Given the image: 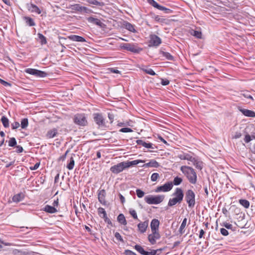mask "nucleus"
Listing matches in <instances>:
<instances>
[{"instance_id": "nucleus-1", "label": "nucleus", "mask_w": 255, "mask_h": 255, "mask_svg": "<svg viewBox=\"0 0 255 255\" xmlns=\"http://www.w3.org/2000/svg\"><path fill=\"white\" fill-rule=\"evenodd\" d=\"M144 161L142 160H134L130 161L121 162L116 165L112 166L110 168V171L114 174H117L122 172L124 170L130 166L138 164L139 163H143Z\"/></svg>"}, {"instance_id": "nucleus-2", "label": "nucleus", "mask_w": 255, "mask_h": 255, "mask_svg": "<svg viewBox=\"0 0 255 255\" xmlns=\"http://www.w3.org/2000/svg\"><path fill=\"white\" fill-rule=\"evenodd\" d=\"M180 170L190 183L195 184L197 183V174L192 167L188 166H182L180 167Z\"/></svg>"}, {"instance_id": "nucleus-3", "label": "nucleus", "mask_w": 255, "mask_h": 255, "mask_svg": "<svg viewBox=\"0 0 255 255\" xmlns=\"http://www.w3.org/2000/svg\"><path fill=\"white\" fill-rule=\"evenodd\" d=\"M174 197L169 199L168 202L169 207H172L177 204H180L182 201L184 197L183 190L180 188H176L172 194Z\"/></svg>"}, {"instance_id": "nucleus-4", "label": "nucleus", "mask_w": 255, "mask_h": 255, "mask_svg": "<svg viewBox=\"0 0 255 255\" xmlns=\"http://www.w3.org/2000/svg\"><path fill=\"white\" fill-rule=\"evenodd\" d=\"M120 47L122 49L130 51L134 54L139 53L143 50L142 48L138 46L137 44L133 43H122L121 44Z\"/></svg>"}, {"instance_id": "nucleus-5", "label": "nucleus", "mask_w": 255, "mask_h": 255, "mask_svg": "<svg viewBox=\"0 0 255 255\" xmlns=\"http://www.w3.org/2000/svg\"><path fill=\"white\" fill-rule=\"evenodd\" d=\"M164 198L163 195H148L145 197L144 200L148 204H158L163 201Z\"/></svg>"}, {"instance_id": "nucleus-6", "label": "nucleus", "mask_w": 255, "mask_h": 255, "mask_svg": "<svg viewBox=\"0 0 255 255\" xmlns=\"http://www.w3.org/2000/svg\"><path fill=\"white\" fill-rule=\"evenodd\" d=\"M185 200L189 208H193L195 204V194L193 190H188L185 193Z\"/></svg>"}, {"instance_id": "nucleus-7", "label": "nucleus", "mask_w": 255, "mask_h": 255, "mask_svg": "<svg viewBox=\"0 0 255 255\" xmlns=\"http://www.w3.org/2000/svg\"><path fill=\"white\" fill-rule=\"evenodd\" d=\"M74 123L79 126L85 127L87 125V118L84 114H77L73 119Z\"/></svg>"}, {"instance_id": "nucleus-8", "label": "nucleus", "mask_w": 255, "mask_h": 255, "mask_svg": "<svg viewBox=\"0 0 255 255\" xmlns=\"http://www.w3.org/2000/svg\"><path fill=\"white\" fill-rule=\"evenodd\" d=\"M24 72L37 78H44L48 75V74L44 71L32 68L25 69Z\"/></svg>"}, {"instance_id": "nucleus-9", "label": "nucleus", "mask_w": 255, "mask_h": 255, "mask_svg": "<svg viewBox=\"0 0 255 255\" xmlns=\"http://www.w3.org/2000/svg\"><path fill=\"white\" fill-rule=\"evenodd\" d=\"M94 122L100 128H105V120L101 114L95 113L93 115Z\"/></svg>"}, {"instance_id": "nucleus-10", "label": "nucleus", "mask_w": 255, "mask_h": 255, "mask_svg": "<svg viewBox=\"0 0 255 255\" xmlns=\"http://www.w3.org/2000/svg\"><path fill=\"white\" fill-rule=\"evenodd\" d=\"M173 188L172 182H167L162 186H158L155 189L156 192H166L170 191Z\"/></svg>"}, {"instance_id": "nucleus-11", "label": "nucleus", "mask_w": 255, "mask_h": 255, "mask_svg": "<svg viewBox=\"0 0 255 255\" xmlns=\"http://www.w3.org/2000/svg\"><path fill=\"white\" fill-rule=\"evenodd\" d=\"M152 233L148 236V241L151 245H154L156 243V240H159L161 236L159 231L151 232Z\"/></svg>"}, {"instance_id": "nucleus-12", "label": "nucleus", "mask_w": 255, "mask_h": 255, "mask_svg": "<svg viewBox=\"0 0 255 255\" xmlns=\"http://www.w3.org/2000/svg\"><path fill=\"white\" fill-rule=\"evenodd\" d=\"M149 45L153 46H158L161 43V38L155 34L150 35Z\"/></svg>"}, {"instance_id": "nucleus-13", "label": "nucleus", "mask_w": 255, "mask_h": 255, "mask_svg": "<svg viewBox=\"0 0 255 255\" xmlns=\"http://www.w3.org/2000/svg\"><path fill=\"white\" fill-rule=\"evenodd\" d=\"M87 20L89 23L99 26L101 28H103L105 25L99 19L90 16L87 18Z\"/></svg>"}, {"instance_id": "nucleus-14", "label": "nucleus", "mask_w": 255, "mask_h": 255, "mask_svg": "<svg viewBox=\"0 0 255 255\" xmlns=\"http://www.w3.org/2000/svg\"><path fill=\"white\" fill-rule=\"evenodd\" d=\"M106 192L105 190L102 189L98 191V200L103 205H107V201L105 200Z\"/></svg>"}, {"instance_id": "nucleus-15", "label": "nucleus", "mask_w": 255, "mask_h": 255, "mask_svg": "<svg viewBox=\"0 0 255 255\" xmlns=\"http://www.w3.org/2000/svg\"><path fill=\"white\" fill-rule=\"evenodd\" d=\"M148 226V221H145L140 222L137 225L138 231L141 233H144L146 232Z\"/></svg>"}, {"instance_id": "nucleus-16", "label": "nucleus", "mask_w": 255, "mask_h": 255, "mask_svg": "<svg viewBox=\"0 0 255 255\" xmlns=\"http://www.w3.org/2000/svg\"><path fill=\"white\" fill-rule=\"evenodd\" d=\"M160 166V164L158 162H157L156 160L154 159H152L150 160V161L148 163L144 164L141 166L142 167L147 168V167H155L157 168Z\"/></svg>"}, {"instance_id": "nucleus-17", "label": "nucleus", "mask_w": 255, "mask_h": 255, "mask_svg": "<svg viewBox=\"0 0 255 255\" xmlns=\"http://www.w3.org/2000/svg\"><path fill=\"white\" fill-rule=\"evenodd\" d=\"M58 134V132L57 129L56 128H53L48 130L46 134V137L47 138H52L56 136Z\"/></svg>"}, {"instance_id": "nucleus-18", "label": "nucleus", "mask_w": 255, "mask_h": 255, "mask_svg": "<svg viewBox=\"0 0 255 255\" xmlns=\"http://www.w3.org/2000/svg\"><path fill=\"white\" fill-rule=\"evenodd\" d=\"M159 225V221H158V220L156 219H153V220H152L150 223L151 232L156 231H158Z\"/></svg>"}, {"instance_id": "nucleus-19", "label": "nucleus", "mask_w": 255, "mask_h": 255, "mask_svg": "<svg viewBox=\"0 0 255 255\" xmlns=\"http://www.w3.org/2000/svg\"><path fill=\"white\" fill-rule=\"evenodd\" d=\"M240 111L245 116L255 118V112L248 109H241Z\"/></svg>"}, {"instance_id": "nucleus-20", "label": "nucleus", "mask_w": 255, "mask_h": 255, "mask_svg": "<svg viewBox=\"0 0 255 255\" xmlns=\"http://www.w3.org/2000/svg\"><path fill=\"white\" fill-rule=\"evenodd\" d=\"M28 8L29 10L31 11L32 12H35L37 14H40L41 12V10L39 8L33 3H30V4H27Z\"/></svg>"}, {"instance_id": "nucleus-21", "label": "nucleus", "mask_w": 255, "mask_h": 255, "mask_svg": "<svg viewBox=\"0 0 255 255\" xmlns=\"http://www.w3.org/2000/svg\"><path fill=\"white\" fill-rule=\"evenodd\" d=\"M68 38L73 41H77V42H85V39L80 36L76 35H71L68 36Z\"/></svg>"}, {"instance_id": "nucleus-22", "label": "nucleus", "mask_w": 255, "mask_h": 255, "mask_svg": "<svg viewBox=\"0 0 255 255\" xmlns=\"http://www.w3.org/2000/svg\"><path fill=\"white\" fill-rule=\"evenodd\" d=\"M136 142L138 145H141L147 148H151L154 149V148L153 147V144L151 143H146L141 139H138L136 141Z\"/></svg>"}, {"instance_id": "nucleus-23", "label": "nucleus", "mask_w": 255, "mask_h": 255, "mask_svg": "<svg viewBox=\"0 0 255 255\" xmlns=\"http://www.w3.org/2000/svg\"><path fill=\"white\" fill-rule=\"evenodd\" d=\"M88 3L89 5H95L100 7H102L105 5V3L103 1H99L97 0H86Z\"/></svg>"}, {"instance_id": "nucleus-24", "label": "nucleus", "mask_w": 255, "mask_h": 255, "mask_svg": "<svg viewBox=\"0 0 255 255\" xmlns=\"http://www.w3.org/2000/svg\"><path fill=\"white\" fill-rule=\"evenodd\" d=\"M43 211L48 213H55L57 212V210L53 206L46 205L43 208Z\"/></svg>"}, {"instance_id": "nucleus-25", "label": "nucleus", "mask_w": 255, "mask_h": 255, "mask_svg": "<svg viewBox=\"0 0 255 255\" xmlns=\"http://www.w3.org/2000/svg\"><path fill=\"white\" fill-rule=\"evenodd\" d=\"M191 162L195 167L201 170L202 169V162L198 160L195 158L193 157V160H192Z\"/></svg>"}, {"instance_id": "nucleus-26", "label": "nucleus", "mask_w": 255, "mask_h": 255, "mask_svg": "<svg viewBox=\"0 0 255 255\" xmlns=\"http://www.w3.org/2000/svg\"><path fill=\"white\" fill-rule=\"evenodd\" d=\"M24 195L20 193L14 195L12 197V201L14 202H19L24 199Z\"/></svg>"}, {"instance_id": "nucleus-27", "label": "nucleus", "mask_w": 255, "mask_h": 255, "mask_svg": "<svg viewBox=\"0 0 255 255\" xmlns=\"http://www.w3.org/2000/svg\"><path fill=\"white\" fill-rule=\"evenodd\" d=\"M117 220L119 223H120V224H121L122 225H126L127 224V220H126L125 217L123 214L121 213L118 215V216L117 217Z\"/></svg>"}, {"instance_id": "nucleus-28", "label": "nucleus", "mask_w": 255, "mask_h": 255, "mask_svg": "<svg viewBox=\"0 0 255 255\" xmlns=\"http://www.w3.org/2000/svg\"><path fill=\"white\" fill-rule=\"evenodd\" d=\"M23 19L27 25L29 26H33L35 25V23L32 18L29 16H24L23 17Z\"/></svg>"}, {"instance_id": "nucleus-29", "label": "nucleus", "mask_w": 255, "mask_h": 255, "mask_svg": "<svg viewBox=\"0 0 255 255\" xmlns=\"http://www.w3.org/2000/svg\"><path fill=\"white\" fill-rule=\"evenodd\" d=\"M125 26L127 30L133 33L136 32V30L135 29L134 25L130 23L126 22L125 24Z\"/></svg>"}, {"instance_id": "nucleus-30", "label": "nucleus", "mask_w": 255, "mask_h": 255, "mask_svg": "<svg viewBox=\"0 0 255 255\" xmlns=\"http://www.w3.org/2000/svg\"><path fill=\"white\" fill-rule=\"evenodd\" d=\"M82 5L80 4H71L69 6V8H71L73 10L77 11L81 13Z\"/></svg>"}, {"instance_id": "nucleus-31", "label": "nucleus", "mask_w": 255, "mask_h": 255, "mask_svg": "<svg viewBox=\"0 0 255 255\" xmlns=\"http://www.w3.org/2000/svg\"><path fill=\"white\" fill-rule=\"evenodd\" d=\"M1 122L3 125V126L5 128H8L9 126V120L4 116H2L1 118Z\"/></svg>"}, {"instance_id": "nucleus-32", "label": "nucleus", "mask_w": 255, "mask_h": 255, "mask_svg": "<svg viewBox=\"0 0 255 255\" xmlns=\"http://www.w3.org/2000/svg\"><path fill=\"white\" fill-rule=\"evenodd\" d=\"M239 203L245 208H249L250 206V202L246 199L239 200Z\"/></svg>"}, {"instance_id": "nucleus-33", "label": "nucleus", "mask_w": 255, "mask_h": 255, "mask_svg": "<svg viewBox=\"0 0 255 255\" xmlns=\"http://www.w3.org/2000/svg\"><path fill=\"white\" fill-rule=\"evenodd\" d=\"M182 181L183 179L182 178L179 177L178 176H176L174 178L173 182H172V183L173 184V185H174L175 186H177L180 185L182 182Z\"/></svg>"}, {"instance_id": "nucleus-34", "label": "nucleus", "mask_w": 255, "mask_h": 255, "mask_svg": "<svg viewBox=\"0 0 255 255\" xmlns=\"http://www.w3.org/2000/svg\"><path fill=\"white\" fill-rule=\"evenodd\" d=\"M134 249L142 255H144L145 251L139 245H135L134 247Z\"/></svg>"}, {"instance_id": "nucleus-35", "label": "nucleus", "mask_w": 255, "mask_h": 255, "mask_svg": "<svg viewBox=\"0 0 255 255\" xmlns=\"http://www.w3.org/2000/svg\"><path fill=\"white\" fill-rule=\"evenodd\" d=\"M186 223H187V219L184 218L181 223V225L179 230V232L180 234H183V233L184 232V229L186 226Z\"/></svg>"}, {"instance_id": "nucleus-36", "label": "nucleus", "mask_w": 255, "mask_h": 255, "mask_svg": "<svg viewBox=\"0 0 255 255\" xmlns=\"http://www.w3.org/2000/svg\"><path fill=\"white\" fill-rule=\"evenodd\" d=\"M28 126V120L27 118L22 119L21 121L20 126L22 128L25 129Z\"/></svg>"}, {"instance_id": "nucleus-37", "label": "nucleus", "mask_w": 255, "mask_h": 255, "mask_svg": "<svg viewBox=\"0 0 255 255\" xmlns=\"http://www.w3.org/2000/svg\"><path fill=\"white\" fill-rule=\"evenodd\" d=\"M75 165V161L73 157H71L70 159V162L67 165V168L69 170H72L73 169L74 166Z\"/></svg>"}, {"instance_id": "nucleus-38", "label": "nucleus", "mask_w": 255, "mask_h": 255, "mask_svg": "<svg viewBox=\"0 0 255 255\" xmlns=\"http://www.w3.org/2000/svg\"><path fill=\"white\" fill-rule=\"evenodd\" d=\"M150 252L145 251L144 255H156L158 251H162V249H157V250H150Z\"/></svg>"}, {"instance_id": "nucleus-39", "label": "nucleus", "mask_w": 255, "mask_h": 255, "mask_svg": "<svg viewBox=\"0 0 255 255\" xmlns=\"http://www.w3.org/2000/svg\"><path fill=\"white\" fill-rule=\"evenodd\" d=\"M37 35L42 44H45L47 43L46 38L42 34L38 33Z\"/></svg>"}, {"instance_id": "nucleus-40", "label": "nucleus", "mask_w": 255, "mask_h": 255, "mask_svg": "<svg viewBox=\"0 0 255 255\" xmlns=\"http://www.w3.org/2000/svg\"><path fill=\"white\" fill-rule=\"evenodd\" d=\"M8 146L11 147L16 146L17 144V142L16 139L14 137L10 138L8 140Z\"/></svg>"}, {"instance_id": "nucleus-41", "label": "nucleus", "mask_w": 255, "mask_h": 255, "mask_svg": "<svg viewBox=\"0 0 255 255\" xmlns=\"http://www.w3.org/2000/svg\"><path fill=\"white\" fill-rule=\"evenodd\" d=\"M154 20L157 22L162 23H166V21H167V19L160 17L159 15H155L154 17Z\"/></svg>"}, {"instance_id": "nucleus-42", "label": "nucleus", "mask_w": 255, "mask_h": 255, "mask_svg": "<svg viewBox=\"0 0 255 255\" xmlns=\"http://www.w3.org/2000/svg\"><path fill=\"white\" fill-rule=\"evenodd\" d=\"M158 9L162 10L165 13L167 14L171 13L172 12V10L171 9L167 8L162 5H160Z\"/></svg>"}, {"instance_id": "nucleus-43", "label": "nucleus", "mask_w": 255, "mask_h": 255, "mask_svg": "<svg viewBox=\"0 0 255 255\" xmlns=\"http://www.w3.org/2000/svg\"><path fill=\"white\" fill-rule=\"evenodd\" d=\"M81 13L90 14L93 13V11L92 9L88 8L87 7L82 6Z\"/></svg>"}, {"instance_id": "nucleus-44", "label": "nucleus", "mask_w": 255, "mask_h": 255, "mask_svg": "<svg viewBox=\"0 0 255 255\" xmlns=\"http://www.w3.org/2000/svg\"><path fill=\"white\" fill-rule=\"evenodd\" d=\"M148 2L152 6H153L155 8H156L157 9H158L159 7L160 6V4H159L156 1L154 0H147Z\"/></svg>"}, {"instance_id": "nucleus-45", "label": "nucleus", "mask_w": 255, "mask_h": 255, "mask_svg": "<svg viewBox=\"0 0 255 255\" xmlns=\"http://www.w3.org/2000/svg\"><path fill=\"white\" fill-rule=\"evenodd\" d=\"M141 69L144 71L146 73L148 74H149L150 75H156V73L154 72V71L151 69V68H146V69H144V68H141Z\"/></svg>"}, {"instance_id": "nucleus-46", "label": "nucleus", "mask_w": 255, "mask_h": 255, "mask_svg": "<svg viewBox=\"0 0 255 255\" xmlns=\"http://www.w3.org/2000/svg\"><path fill=\"white\" fill-rule=\"evenodd\" d=\"M129 213L134 219L138 220L137 215L135 210L133 209H129Z\"/></svg>"}, {"instance_id": "nucleus-47", "label": "nucleus", "mask_w": 255, "mask_h": 255, "mask_svg": "<svg viewBox=\"0 0 255 255\" xmlns=\"http://www.w3.org/2000/svg\"><path fill=\"white\" fill-rule=\"evenodd\" d=\"M180 159H184V160H187L189 161H190L191 162L192 160H193V157L191 156L190 155L188 154H186L184 155L183 156L182 155L180 157Z\"/></svg>"}, {"instance_id": "nucleus-48", "label": "nucleus", "mask_w": 255, "mask_h": 255, "mask_svg": "<svg viewBox=\"0 0 255 255\" xmlns=\"http://www.w3.org/2000/svg\"><path fill=\"white\" fill-rule=\"evenodd\" d=\"M98 212L99 215L103 214L102 218L106 217V216H107L106 212L105 211V209L103 208L100 207L98 209Z\"/></svg>"}, {"instance_id": "nucleus-49", "label": "nucleus", "mask_w": 255, "mask_h": 255, "mask_svg": "<svg viewBox=\"0 0 255 255\" xmlns=\"http://www.w3.org/2000/svg\"><path fill=\"white\" fill-rule=\"evenodd\" d=\"M136 193L137 197L139 198L143 197L144 195V192L139 189H137L136 190Z\"/></svg>"}, {"instance_id": "nucleus-50", "label": "nucleus", "mask_w": 255, "mask_h": 255, "mask_svg": "<svg viewBox=\"0 0 255 255\" xmlns=\"http://www.w3.org/2000/svg\"><path fill=\"white\" fill-rule=\"evenodd\" d=\"M193 35L196 37L197 38H201L202 37V33L201 31L194 30Z\"/></svg>"}, {"instance_id": "nucleus-51", "label": "nucleus", "mask_w": 255, "mask_h": 255, "mask_svg": "<svg viewBox=\"0 0 255 255\" xmlns=\"http://www.w3.org/2000/svg\"><path fill=\"white\" fill-rule=\"evenodd\" d=\"M159 175L157 173H153L151 176V180L152 181H156L159 178Z\"/></svg>"}, {"instance_id": "nucleus-52", "label": "nucleus", "mask_w": 255, "mask_h": 255, "mask_svg": "<svg viewBox=\"0 0 255 255\" xmlns=\"http://www.w3.org/2000/svg\"><path fill=\"white\" fill-rule=\"evenodd\" d=\"M20 126V124L17 122H14L11 124V128L12 129H16Z\"/></svg>"}, {"instance_id": "nucleus-53", "label": "nucleus", "mask_w": 255, "mask_h": 255, "mask_svg": "<svg viewBox=\"0 0 255 255\" xmlns=\"http://www.w3.org/2000/svg\"><path fill=\"white\" fill-rule=\"evenodd\" d=\"M120 131L122 132H132L133 130L129 128H123L120 129Z\"/></svg>"}, {"instance_id": "nucleus-54", "label": "nucleus", "mask_w": 255, "mask_h": 255, "mask_svg": "<svg viewBox=\"0 0 255 255\" xmlns=\"http://www.w3.org/2000/svg\"><path fill=\"white\" fill-rule=\"evenodd\" d=\"M115 238L118 240L119 241H120V242H122V243H124V241L122 238V237L121 236V235H120V234L118 232H116L115 234Z\"/></svg>"}, {"instance_id": "nucleus-55", "label": "nucleus", "mask_w": 255, "mask_h": 255, "mask_svg": "<svg viewBox=\"0 0 255 255\" xmlns=\"http://www.w3.org/2000/svg\"><path fill=\"white\" fill-rule=\"evenodd\" d=\"M163 55L168 60H172L173 56L168 52H163Z\"/></svg>"}, {"instance_id": "nucleus-56", "label": "nucleus", "mask_w": 255, "mask_h": 255, "mask_svg": "<svg viewBox=\"0 0 255 255\" xmlns=\"http://www.w3.org/2000/svg\"><path fill=\"white\" fill-rule=\"evenodd\" d=\"M108 117L109 119L110 120V124H112L114 121V119L115 118V115L112 113H108Z\"/></svg>"}, {"instance_id": "nucleus-57", "label": "nucleus", "mask_w": 255, "mask_h": 255, "mask_svg": "<svg viewBox=\"0 0 255 255\" xmlns=\"http://www.w3.org/2000/svg\"><path fill=\"white\" fill-rule=\"evenodd\" d=\"M0 83L2 85H3L5 87L7 86H11V85L9 83L4 81L3 80L0 78Z\"/></svg>"}, {"instance_id": "nucleus-58", "label": "nucleus", "mask_w": 255, "mask_h": 255, "mask_svg": "<svg viewBox=\"0 0 255 255\" xmlns=\"http://www.w3.org/2000/svg\"><path fill=\"white\" fill-rule=\"evenodd\" d=\"M161 84L163 86L168 85L170 83L169 81L167 79H161Z\"/></svg>"}, {"instance_id": "nucleus-59", "label": "nucleus", "mask_w": 255, "mask_h": 255, "mask_svg": "<svg viewBox=\"0 0 255 255\" xmlns=\"http://www.w3.org/2000/svg\"><path fill=\"white\" fill-rule=\"evenodd\" d=\"M108 70L109 71L108 72H111V73H117V74H121V72L115 68H109L108 69Z\"/></svg>"}, {"instance_id": "nucleus-60", "label": "nucleus", "mask_w": 255, "mask_h": 255, "mask_svg": "<svg viewBox=\"0 0 255 255\" xmlns=\"http://www.w3.org/2000/svg\"><path fill=\"white\" fill-rule=\"evenodd\" d=\"M124 254L125 255H137L135 253L129 250H125Z\"/></svg>"}, {"instance_id": "nucleus-61", "label": "nucleus", "mask_w": 255, "mask_h": 255, "mask_svg": "<svg viewBox=\"0 0 255 255\" xmlns=\"http://www.w3.org/2000/svg\"><path fill=\"white\" fill-rule=\"evenodd\" d=\"M220 232L222 235L225 236H226L229 234L228 231L225 228H221L220 229Z\"/></svg>"}, {"instance_id": "nucleus-62", "label": "nucleus", "mask_w": 255, "mask_h": 255, "mask_svg": "<svg viewBox=\"0 0 255 255\" xmlns=\"http://www.w3.org/2000/svg\"><path fill=\"white\" fill-rule=\"evenodd\" d=\"M40 165V162L36 163L33 166L30 167V169L31 170H35L38 168Z\"/></svg>"}, {"instance_id": "nucleus-63", "label": "nucleus", "mask_w": 255, "mask_h": 255, "mask_svg": "<svg viewBox=\"0 0 255 255\" xmlns=\"http://www.w3.org/2000/svg\"><path fill=\"white\" fill-rule=\"evenodd\" d=\"M251 137L249 134H247L245 135L244 140L246 143H249L250 141H251Z\"/></svg>"}, {"instance_id": "nucleus-64", "label": "nucleus", "mask_w": 255, "mask_h": 255, "mask_svg": "<svg viewBox=\"0 0 255 255\" xmlns=\"http://www.w3.org/2000/svg\"><path fill=\"white\" fill-rule=\"evenodd\" d=\"M16 152L17 153H21L23 150V147L20 145L16 146Z\"/></svg>"}]
</instances>
